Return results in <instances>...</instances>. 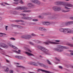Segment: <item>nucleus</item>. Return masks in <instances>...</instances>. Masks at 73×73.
<instances>
[{
  "instance_id": "obj_29",
  "label": "nucleus",
  "mask_w": 73,
  "mask_h": 73,
  "mask_svg": "<svg viewBox=\"0 0 73 73\" xmlns=\"http://www.w3.org/2000/svg\"><path fill=\"white\" fill-rule=\"evenodd\" d=\"M67 45H69L70 46H72V47H73V44H69V43H68Z\"/></svg>"
},
{
  "instance_id": "obj_18",
  "label": "nucleus",
  "mask_w": 73,
  "mask_h": 73,
  "mask_svg": "<svg viewBox=\"0 0 73 73\" xmlns=\"http://www.w3.org/2000/svg\"><path fill=\"white\" fill-rule=\"evenodd\" d=\"M66 5L68 7H73V5H72L69 4H67Z\"/></svg>"
},
{
  "instance_id": "obj_5",
  "label": "nucleus",
  "mask_w": 73,
  "mask_h": 73,
  "mask_svg": "<svg viewBox=\"0 0 73 73\" xmlns=\"http://www.w3.org/2000/svg\"><path fill=\"white\" fill-rule=\"evenodd\" d=\"M52 9L54 11H60L61 10V8L58 6H54L52 7Z\"/></svg>"
},
{
  "instance_id": "obj_20",
  "label": "nucleus",
  "mask_w": 73,
  "mask_h": 73,
  "mask_svg": "<svg viewBox=\"0 0 73 73\" xmlns=\"http://www.w3.org/2000/svg\"><path fill=\"white\" fill-rule=\"evenodd\" d=\"M39 29L40 30V31H43V30H45V28L44 27H40L39 28Z\"/></svg>"
},
{
  "instance_id": "obj_23",
  "label": "nucleus",
  "mask_w": 73,
  "mask_h": 73,
  "mask_svg": "<svg viewBox=\"0 0 73 73\" xmlns=\"http://www.w3.org/2000/svg\"><path fill=\"white\" fill-rule=\"evenodd\" d=\"M15 57L16 58H18V59L21 58H22V57L20 56H15Z\"/></svg>"
},
{
  "instance_id": "obj_46",
  "label": "nucleus",
  "mask_w": 73,
  "mask_h": 73,
  "mask_svg": "<svg viewBox=\"0 0 73 73\" xmlns=\"http://www.w3.org/2000/svg\"><path fill=\"white\" fill-rule=\"evenodd\" d=\"M59 68L60 69H62V67L61 66H59Z\"/></svg>"
},
{
  "instance_id": "obj_48",
  "label": "nucleus",
  "mask_w": 73,
  "mask_h": 73,
  "mask_svg": "<svg viewBox=\"0 0 73 73\" xmlns=\"http://www.w3.org/2000/svg\"><path fill=\"white\" fill-rule=\"evenodd\" d=\"M62 12H64V13L66 12V11L63 10V11H62Z\"/></svg>"
},
{
  "instance_id": "obj_27",
  "label": "nucleus",
  "mask_w": 73,
  "mask_h": 73,
  "mask_svg": "<svg viewBox=\"0 0 73 73\" xmlns=\"http://www.w3.org/2000/svg\"><path fill=\"white\" fill-rule=\"evenodd\" d=\"M64 29H62V28H60V31L61 32H64Z\"/></svg>"
},
{
  "instance_id": "obj_4",
  "label": "nucleus",
  "mask_w": 73,
  "mask_h": 73,
  "mask_svg": "<svg viewBox=\"0 0 73 73\" xmlns=\"http://www.w3.org/2000/svg\"><path fill=\"white\" fill-rule=\"evenodd\" d=\"M27 9H28L27 7H20L15 9V10H17L18 11H20V10L23 11V10H26Z\"/></svg>"
},
{
  "instance_id": "obj_49",
  "label": "nucleus",
  "mask_w": 73,
  "mask_h": 73,
  "mask_svg": "<svg viewBox=\"0 0 73 73\" xmlns=\"http://www.w3.org/2000/svg\"><path fill=\"white\" fill-rule=\"evenodd\" d=\"M5 3V4H6V5H9V4H8V3Z\"/></svg>"
},
{
  "instance_id": "obj_30",
  "label": "nucleus",
  "mask_w": 73,
  "mask_h": 73,
  "mask_svg": "<svg viewBox=\"0 0 73 73\" xmlns=\"http://www.w3.org/2000/svg\"><path fill=\"white\" fill-rule=\"evenodd\" d=\"M15 26H17V27H18V28H23V27H21V26H19V25H15Z\"/></svg>"
},
{
  "instance_id": "obj_6",
  "label": "nucleus",
  "mask_w": 73,
  "mask_h": 73,
  "mask_svg": "<svg viewBox=\"0 0 73 73\" xmlns=\"http://www.w3.org/2000/svg\"><path fill=\"white\" fill-rule=\"evenodd\" d=\"M63 32H66L69 33H71V32L73 33V31H71L70 29H64Z\"/></svg>"
},
{
  "instance_id": "obj_22",
  "label": "nucleus",
  "mask_w": 73,
  "mask_h": 73,
  "mask_svg": "<svg viewBox=\"0 0 73 73\" xmlns=\"http://www.w3.org/2000/svg\"><path fill=\"white\" fill-rule=\"evenodd\" d=\"M46 61H47V64H48L49 65H51V63L50 62L48 59H46Z\"/></svg>"
},
{
  "instance_id": "obj_52",
  "label": "nucleus",
  "mask_w": 73,
  "mask_h": 73,
  "mask_svg": "<svg viewBox=\"0 0 73 73\" xmlns=\"http://www.w3.org/2000/svg\"><path fill=\"white\" fill-rule=\"evenodd\" d=\"M70 55H71V56H73V53H70Z\"/></svg>"
},
{
  "instance_id": "obj_54",
  "label": "nucleus",
  "mask_w": 73,
  "mask_h": 73,
  "mask_svg": "<svg viewBox=\"0 0 73 73\" xmlns=\"http://www.w3.org/2000/svg\"><path fill=\"white\" fill-rule=\"evenodd\" d=\"M20 3H21V4H23V2L22 1H21L20 2Z\"/></svg>"
},
{
  "instance_id": "obj_53",
  "label": "nucleus",
  "mask_w": 73,
  "mask_h": 73,
  "mask_svg": "<svg viewBox=\"0 0 73 73\" xmlns=\"http://www.w3.org/2000/svg\"><path fill=\"white\" fill-rule=\"evenodd\" d=\"M70 18L71 19H72V20H73V17H70Z\"/></svg>"
},
{
  "instance_id": "obj_37",
  "label": "nucleus",
  "mask_w": 73,
  "mask_h": 73,
  "mask_svg": "<svg viewBox=\"0 0 73 73\" xmlns=\"http://www.w3.org/2000/svg\"><path fill=\"white\" fill-rule=\"evenodd\" d=\"M31 35L32 36H36V35L34 34V33H32Z\"/></svg>"
},
{
  "instance_id": "obj_24",
  "label": "nucleus",
  "mask_w": 73,
  "mask_h": 73,
  "mask_svg": "<svg viewBox=\"0 0 73 73\" xmlns=\"http://www.w3.org/2000/svg\"><path fill=\"white\" fill-rule=\"evenodd\" d=\"M4 71L5 72H8L9 71V68H7L5 70H4Z\"/></svg>"
},
{
  "instance_id": "obj_12",
  "label": "nucleus",
  "mask_w": 73,
  "mask_h": 73,
  "mask_svg": "<svg viewBox=\"0 0 73 73\" xmlns=\"http://www.w3.org/2000/svg\"><path fill=\"white\" fill-rule=\"evenodd\" d=\"M38 70H40L42 72H44L45 73H52V72H50L48 71L42 70V69H38Z\"/></svg>"
},
{
  "instance_id": "obj_10",
  "label": "nucleus",
  "mask_w": 73,
  "mask_h": 73,
  "mask_svg": "<svg viewBox=\"0 0 73 73\" xmlns=\"http://www.w3.org/2000/svg\"><path fill=\"white\" fill-rule=\"evenodd\" d=\"M0 45L2 47H3V48H5L6 49L8 48L7 45L3 43H1L0 44Z\"/></svg>"
},
{
  "instance_id": "obj_63",
  "label": "nucleus",
  "mask_w": 73,
  "mask_h": 73,
  "mask_svg": "<svg viewBox=\"0 0 73 73\" xmlns=\"http://www.w3.org/2000/svg\"><path fill=\"white\" fill-rule=\"evenodd\" d=\"M1 5H3V3H2L1 4Z\"/></svg>"
},
{
  "instance_id": "obj_40",
  "label": "nucleus",
  "mask_w": 73,
  "mask_h": 73,
  "mask_svg": "<svg viewBox=\"0 0 73 73\" xmlns=\"http://www.w3.org/2000/svg\"><path fill=\"white\" fill-rule=\"evenodd\" d=\"M27 50H28V52H32V51H31V50H30V49H27Z\"/></svg>"
},
{
  "instance_id": "obj_43",
  "label": "nucleus",
  "mask_w": 73,
  "mask_h": 73,
  "mask_svg": "<svg viewBox=\"0 0 73 73\" xmlns=\"http://www.w3.org/2000/svg\"><path fill=\"white\" fill-rule=\"evenodd\" d=\"M10 73H13V70H11L10 71Z\"/></svg>"
},
{
  "instance_id": "obj_42",
  "label": "nucleus",
  "mask_w": 73,
  "mask_h": 73,
  "mask_svg": "<svg viewBox=\"0 0 73 73\" xmlns=\"http://www.w3.org/2000/svg\"><path fill=\"white\" fill-rule=\"evenodd\" d=\"M69 52H71V53H73V50H69Z\"/></svg>"
},
{
  "instance_id": "obj_11",
  "label": "nucleus",
  "mask_w": 73,
  "mask_h": 73,
  "mask_svg": "<svg viewBox=\"0 0 73 73\" xmlns=\"http://www.w3.org/2000/svg\"><path fill=\"white\" fill-rule=\"evenodd\" d=\"M48 15L49 16H52L50 18L51 19H53L54 18V16H56V15L54 13H50L48 14Z\"/></svg>"
},
{
  "instance_id": "obj_59",
  "label": "nucleus",
  "mask_w": 73,
  "mask_h": 73,
  "mask_svg": "<svg viewBox=\"0 0 73 73\" xmlns=\"http://www.w3.org/2000/svg\"><path fill=\"white\" fill-rule=\"evenodd\" d=\"M6 56H8V57H10V56H8V55H6Z\"/></svg>"
},
{
  "instance_id": "obj_7",
  "label": "nucleus",
  "mask_w": 73,
  "mask_h": 73,
  "mask_svg": "<svg viewBox=\"0 0 73 73\" xmlns=\"http://www.w3.org/2000/svg\"><path fill=\"white\" fill-rule=\"evenodd\" d=\"M31 37H32V36L29 35H23L21 36V38H25V39H29Z\"/></svg>"
},
{
  "instance_id": "obj_44",
  "label": "nucleus",
  "mask_w": 73,
  "mask_h": 73,
  "mask_svg": "<svg viewBox=\"0 0 73 73\" xmlns=\"http://www.w3.org/2000/svg\"><path fill=\"white\" fill-rule=\"evenodd\" d=\"M36 43L38 44V43H39V41H38L37 40L36 41Z\"/></svg>"
},
{
  "instance_id": "obj_19",
  "label": "nucleus",
  "mask_w": 73,
  "mask_h": 73,
  "mask_svg": "<svg viewBox=\"0 0 73 73\" xmlns=\"http://www.w3.org/2000/svg\"><path fill=\"white\" fill-rule=\"evenodd\" d=\"M27 6L29 7H31L33 6V5L31 3H29L27 4Z\"/></svg>"
},
{
  "instance_id": "obj_25",
  "label": "nucleus",
  "mask_w": 73,
  "mask_h": 73,
  "mask_svg": "<svg viewBox=\"0 0 73 73\" xmlns=\"http://www.w3.org/2000/svg\"><path fill=\"white\" fill-rule=\"evenodd\" d=\"M16 67H18V68H23L24 69H25V67L22 66H20L18 65L16 66Z\"/></svg>"
},
{
  "instance_id": "obj_15",
  "label": "nucleus",
  "mask_w": 73,
  "mask_h": 73,
  "mask_svg": "<svg viewBox=\"0 0 73 73\" xmlns=\"http://www.w3.org/2000/svg\"><path fill=\"white\" fill-rule=\"evenodd\" d=\"M57 3L56 5H64V2H58L56 3Z\"/></svg>"
},
{
  "instance_id": "obj_39",
  "label": "nucleus",
  "mask_w": 73,
  "mask_h": 73,
  "mask_svg": "<svg viewBox=\"0 0 73 73\" xmlns=\"http://www.w3.org/2000/svg\"><path fill=\"white\" fill-rule=\"evenodd\" d=\"M33 20L34 21H38V20H37V19H33Z\"/></svg>"
},
{
  "instance_id": "obj_61",
  "label": "nucleus",
  "mask_w": 73,
  "mask_h": 73,
  "mask_svg": "<svg viewBox=\"0 0 73 73\" xmlns=\"http://www.w3.org/2000/svg\"><path fill=\"white\" fill-rule=\"evenodd\" d=\"M40 57H41L42 58V56H39Z\"/></svg>"
},
{
  "instance_id": "obj_55",
  "label": "nucleus",
  "mask_w": 73,
  "mask_h": 73,
  "mask_svg": "<svg viewBox=\"0 0 73 73\" xmlns=\"http://www.w3.org/2000/svg\"><path fill=\"white\" fill-rule=\"evenodd\" d=\"M16 22H17V23H18V22H19V21L17 20L16 21Z\"/></svg>"
},
{
  "instance_id": "obj_60",
  "label": "nucleus",
  "mask_w": 73,
  "mask_h": 73,
  "mask_svg": "<svg viewBox=\"0 0 73 73\" xmlns=\"http://www.w3.org/2000/svg\"><path fill=\"white\" fill-rule=\"evenodd\" d=\"M16 65H19V63H16Z\"/></svg>"
},
{
  "instance_id": "obj_17",
  "label": "nucleus",
  "mask_w": 73,
  "mask_h": 73,
  "mask_svg": "<svg viewBox=\"0 0 73 73\" xmlns=\"http://www.w3.org/2000/svg\"><path fill=\"white\" fill-rule=\"evenodd\" d=\"M37 64L38 65H39L41 67H44L45 64H43L40 63H39L38 62H37Z\"/></svg>"
},
{
  "instance_id": "obj_1",
  "label": "nucleus",
  "mask_w": 73,
  "mask_h": 73,
  "mask_svg": "<svg viewBox=\"0 0 73 73\" xmlns=\"http://www.w3.org/2000/svg\"><path fill=\"white\" fill-rule=\"evenodd\" d=\"M64 49H69V47L58 45L57 46V48H55L54 49V50L58 52H62L64 50Z\"/></svg>"
},
{
  "instance_id": "obj_38",
  "label": "nucleus",
  "mask_w": 73,
  "mask_h": 73,
  "mask_svg": "<svg viewBox=\"0 0 73 73\" xmlns=\"http://www.w3.org/2000/svg\"><path fill=\"white\" fill-rule=\"evenodd\" d=\"M21 15H23V16H26V15L25 14H21Z\"/></svg>"
},
{
  "instance_id": "obj_32",
  "label": "nucleus",
  "mask_w": 73,
  "mask_h": 73,
  "mask_svg": "<svg viewBox=\"0 0 73 73\" xmlns=\"http://www.w3.org/2000/svg\"><path fill=\"white\" fill-rule=\"evenodd\" d=\"M29 43L30 44H31V45H34V44H33V43L31 42H29Z\"/></svg>"
},
{
  "instance_id": "obj_21",
  "label": "nucleus",
  "mask_w": 73,
  "mask_h": 73,
  "mask_svg": "<svg viewBox=\"0 0 73 73\" xmlns=\"http://www.w3.org/2000/svg\"><path fill=\"white\" fill-rule=\"evenodd\" d=\"M23 19H25L26 20H28V19H32V18H29V17H23Z\"/></svg>"
},
{
  "instance_id": "obj_62",
  "label": "nucleus",
  "mask_w": 73,
  "mask_h": 73,
  "mask_svg": "<svg viewBox=\"0 0 73 73\" xmlns=\"http://www.w3.org/2000/svg\"><path fill=\"white\" fill-rule=\"evenodd\" d=\"M0 33V34H2V35H4V33Z\"/></svg>"
},
{
  "instance_id": "obj_28",
  "label": "nucleus",
  "mask_w": 73,
  "mask_h": 73,
  "mask_svg": "<svg viewBox=\"0 0 73 73\" xmlns=\"http://www.w3.org/2000/svg\"><path fill=\"white\" fill-rule=\"evenodd\" d=\"M19 0H14V1L17 4H18V3H19Z\"/></svg>"
},
{
  "instance_id": "obj_41",
  "label": "nucleus",
  "mask_w": 73,
  "mask_h": 73,
  "mask_svg": "<svg viewBox=\"0 0 73 73\" xmlns=\"http://www.w3.org/2000/svg\"><path fill=\"white\" fill-rule=\"evenodd\" d=\"M8 28V26H6V27H5V29L6 31L7 30V28Z\"/></svg>"
},
{
  "instance_id": "obj_8",
  "label": "nucleus",
  "mask_w": 73,
  "mask_h": 73,
  "mask_svg": "<svg viewBox=\"0 0 73 73\" xmlns=\"http://www.w3.org/2000/svg\"><path fill=\"white\" fill-rule=\"evenodd\" d=\"M32 2L34 4H41V2L38 0H32Z\"/></svg>"
},
{
  "instance_id": "obj_31",
  "label": "nucleus",
  "mask_w": 73,
  "mask_h": 73,
  "mask_svg": "<svg viewBox=\"0 0 73 73\" xmlns=\"http://www.w3.org/2000/svg\"><path fill=\"white\" fill-rule=\"evenodd\" d=\"M43 68H45L46 69H48V66L45 65H44Z\"/></svg>"
},
{
  "instance_id": "obj_58",
  "label": "nucleus",
  "mask_w": 73,
  "mask_h": 73,
  "mask_svg": "<svg viewBox=\"0 0 73 73\" xmlns=\"http://www.w3.org/2000/svg\"><path fill=\"white\" fill-rule=\"evenodd\" d=\"M18 52H21V51H20V50H18Z\"/></svg>"
},
{
  "instance_id": "obj_51",
  "label": "nucleus",
  "mask_w": 73,
  "mask_h": 73,
  "mask_svg": "<svg viewBox=\"0 0 73 73\" xmlns=\"http://www.w3.org/2000/svg\"><path fill=\"white\" fill-rule=\"evenodd\" d=\"M69 11H70V10H66V12H68Z\"/></svg>"
},
{
  "instance_id": "obj_64",
  "label": "nucleus",
  "mask_w": 73,
  "mask_h": 73,
  "mask_svg": "<svg viewBox=\"0 0 73 73\" xmlns=\"http://www.w3.org/2000/svg\"><path fill=\"white\" fill-rule=\"evenodd\" d=\"M66 1H69V0H66Z\"/></svg>"
},
{
  "instance_id": "obj_34",
  "label": "nucleus",
  "mask_w": 73,
  "mask_h": 73,
  "mask_svg": "<svg viewBox=\"0 0 73 73\" xmlns=\"http://www.w3.org/2000/svg\"><path fill=\"white\" fill-rule=\"evenodd\" d=\"M55 58L57 61H60V60L58 59V58Z\"/></svg>"
},
{
  "instance_id": "obj_50",
  "label": "nucleus",
  "mask_w": 73,
  "mask_h": 73,
  "mask_svg": "<svg viewBox=\"0 0 73 73\" xmlns=\"http://www.w3.org/2000/svg\"><path fill=\"white\" fill-rule=\"evenodd\" d=\"M6 60L7 62H9V60H8L6 59Z\"/></svg>"
},
{
  "instance_id": "obj_36",
  "label": "nucleus",
  "mask_w": 73,
  "mask_h": 73,
  "mask_svg": "<svg viewBox=\"0 0 73 73\" xmlns=\"http://www.w3.org/2000/svg\"><path fill=\"white\" fill-rule=\"evenodd\" d=\"M14 52L15 53H18V54H20V53L19 52L17 51H16V50H15Z\"/></svg>"
},
{
  "instance_id": "obj_9",
  "label": "nucleus",
  "mask_w": 73,
  "mask_h": 73,
  "mask_svg": "<svg viewBox=\"0 0 73 73\" xmlns=\"http://www.w3.org/2000/svg\"><path fill=\"white\" fill-rule=\"evenodd\" d=\"M30 64L31 65H33L35 66H39V65L38 64L37 62L36 63V62H30Z\"/></svg>"
},
{
  "instance_id": "obj_16",
  "label": "nucleus",
  "mask_w": 73,
  "mask_h": 73,
  "mask_svg": "<svg viewBox=\"0 0 73 73\" xmlns=\"http://www.w3.org/2000/svg\"><path fill=\"white\" fill-rule=\"evenodd\" d=\"M25 53L26 54H27V56H30L33 55L32 54H31V53L27 52H25Z\"/></svg>"
},
{
  "instance_id": "obj_13",
  "label": "nucleus",
  "mask_w": 73,
  "mask_h": 73,
  "mask_svg": "<svg viewBox=\"0 0 73 73\" xmlns=\"http://www.w3.org/2000/svg\"><path fill=\"white\" fill-rule=\"evenodd\" d=\"M7 44L9 46H11V47H12V48H13L14 49H17V47H16L15 46L12 45V44H11L9 42L7 43Z\"/></svg>"
},
{
  "instance_id": "obj_47",
  "label": "nucleus",
  "mask_w": 73,
  "mask_h": 73,
  "mask_svg": "<svg viewBox=\"0 0 73 73\" xmlns=\"http://www.w3.org/2000/svg\"><path fill=\"white\" fill-rule=\"evenodd\" d=\"M55 42H60V40H55Z\"/></svg>"
},
{
  "instance_id": "obj_45",
  "label": "nucleus",
  "mask_w": 73,
  "mask_h": 73,
  "mask_svg": "<svg viewBox=\"0 0 73 73\" xmlns=\"http://www.w3.org/2000/svg\"><path fill=\"white\" fill-rule=\"evenodd\" d=\"M65 8H66V9H70V8H68L66 7H65Z\"/></svg>"
},
{
  "instance_id": "obj_33",
  "label": "nucleus",
  "mask_w": 73,
  "mask_h": 73,
  "mask_svg": "<svg viewBox=\"0 0 73 73\" xmlns=\"http://www.w3.org/2000/svg\"><path fill=\"white\" fill-rule=\"evenodd\" d=\"M10 40H15V39L14 38L11 37L10 38Z\"/></svg>"
},
{
  "instance_id": "obj_56",
  "label": "nucleus",
  "mask_w": 73,
  "mask_h": 73,
  "mask_svg": "<svg viewBox=\"0 0 73 73\" xmlns=\"http://www.w3.org/2000/svg\"><path fill=\"white\" fill-rule=\"evenodd\" d=\"M2 19V18H1V17H0V20H1Z\"/></svg>"
},
{
  "instance_id": "obj_35",
  "label": "nucleus",
  "mask_w": 73,
  "mask_h": 73,
  "mask_svg": "<svg viewBox=\"0 0 73 73\" xmlns=\"http://www.w3.org/2000/svg\"><path fill=\"white\" fill-rule=\"evenodd\" d=\"M12 13H13V14H16V11H12Z\"/></svg>"
},
{
  "instance_id": "obj_57",
  "label": "nucleus",
  "mask_w": 73,
  "mask_h": 73,
  "mask_svg": "<svg viewBox=\"0 0 73 73\" xmlns=\"http://www.w3.org/2000/svg\"><path fill=\"white\" fill-rule=\"evenodd\" d=\"M45 23H46V24H47V25H49V24H48V23L47 22H46Z\"/></svg>"
},
{
  "instance_id": "obj_14",
  "label": "nucleus",
  "mask_w": 73,
  "mask_h": 73,
  "mask_svg": "<svg viewBox=\"0 0 73 73\" xmlns=\"http://www.w3.org/2000/svg\"><path fill=\"white\" fill-rule=\"evenodd\" d=\"M72 23H73V22H72V21H69V22H66L65 23V25H66V26H68L69 25H70V24H72Z\"/></svg>"
},
{
  "instance_id": "obj_26",
  "label": "nucleus",
  "mask_w": 73,
  "mask_h": 73,
  "mask_svg": "<svg viewBox=\"0 0 73 73\" xmlns=\"http://www.w3.org/2000/svg\"><path fill=\"white\" fill-rule=\"evenodd\" d=\"M23 12H31V11L29 10H25L23 11Z\"/></svg>"
},
{
  "instance_id": "obj_3",
  "label": "nucleus",
  "mask_w": 73,
  "mask_h": 73,
  "mask_svg": "<svg viewBox=\"0 0 73 73\" xmlns=\"http://www.w3.org/2000/svg\"><path fill=\"white\" fill-rule=\"evenodd\" d=\"M43 43L46 45H49V44H57V42L49 41H47L46 42H44Z\"/></svg>"
},
{
  "instance_id": "obj_2",
  "label": "nucleus",
  "mask_w": 73,
  "mask_h": 73,
  "mask_svg": "<svg viewBox=\"0 0 73 73\" xmlns=\"http://www.w3.org/2000/svg\"><path fill=\"white\" fill-rule=\"evenodd\" d=\"M38 48L39 49L41 50L42 51V52H43L44 53H45V54H48V50L40 46H38Z\"/></svg>"
}]
</instances>
